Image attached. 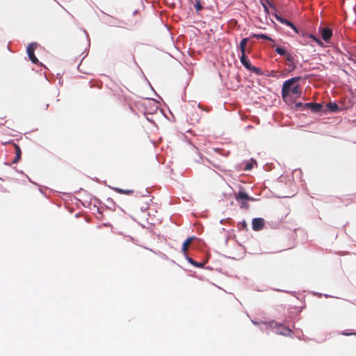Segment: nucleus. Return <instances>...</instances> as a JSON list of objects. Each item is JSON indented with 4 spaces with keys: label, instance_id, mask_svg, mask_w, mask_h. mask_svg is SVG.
<instances>
[{
    "label": "nucleus",
    "instance_id": "nucleus-1",
    "mask_svg": "<svg viewBox=\"0 0 356 356\" xmlns=\"http://www.w3.org/2000/svg\"><path fill=\"white\" fill-rule=\"evenodd\" d=\"M300 79V76H296L284 82L282 88V97L285 102L287 101L290 92L293 95H297L298 97L300 95V87L298 84H296Z\"/></svg>",
    "mask_w": 356,
    "mask_h": 356
},
{
    "label": "nucleus",
    "instance_id": "nucleus-2",
    "mask_svg": "<svg viewBox=\"0 0 356 356\" xmlns=\"http://www.w3.org/2000/svg\"><path fill=\"white\" fill-rule=\"evenodd\" d=\"M275 51L279 55L283 56L286 58V60L287 61L286 65L291 70H294L296 68V65L295 63V58L285 49H284L282 47L277 46L276 47Z\"/></svg>",
    "mask_w": 356,
    "mask_h": 356
},
{
    "label": "nucleus",
    "instance_id": "nucleus-3",
    "mask_svg": "<svg viewBox=\"0 0 356 356\" xmlns=\"http://www.w3.org/2000/svg\"><path fill=\"white\" fill-rule=\"evenodd\" d=\"M240 60L243 65L248 70L252 71L257 74H261V70L258 67L253 66L249 59L248 58L245 54H241Z\"/></svg>",
    "mask_w": 356,
    "mask_h": 356
},
{
    "label": "nucleus",
    "instance_id": "nucleus-4",
    "mask_svg": "<svg viewBox=\"0 0 356 356\" xmlns=\"http://www.w3.org/2000/svg\"><path fill=\"white\" fill-rule=\"evenodd\" d=\"M273 329L275 332L277 334L291 337L293 334V331L290 328L285 327L282 324L275 323Z\"/></svg>",
    "mask_w": 356,
    "mask_h": 356
},
{
    "label": "nucleus",
    "instance_id": "nucleus-5",
    "mask_svg": "<svg viewBox=\"0 0 356 356\" xmlns=\"http://www.w3.org/2000/svg\"><path fill=\"white\" fill-rule=\"evenodd\" d=\"M38 47V44L36 42H31L27 47V54L29 56V59L34 64H38L39 63L38 59L35 56L34 51L35 49Z\"/></svg>",
    "mask_w": 356,
    "mask_h": 356
},
{
    "label": "nucleus",
    "instance_id": "nucleus-6",
    "mask_svg": "<svg viewBox=\"0 0 356 356\" xmlns=\"http://www.w3.org/2000/svg\"><path fill=\"white\" fill-rule=\"evenodd\" d=\"M304 108L310 109L314 113H318L321 111L323 105L319 103H306L304 104Z\"/></svg>",
    "mask_w": 356,
    "mask_h": 356
},
{
    "label": "nucleus",
    "instance_id": "nucleus-7",
    "mask_svg": "<svg viewBox=\"0 0 356 356\" xmlns=\"http://www.w3.org/2000/svg\"><path fill=\"white\" fill-rule=\"evenodd\" d=\"M252 226L254 231L261 230L264 227V220L261 218H254L252 220Z\"/></svg>",
    "mask_w": 356,
    "mask_h": 356
},
{
    "label": "nucleus",
    "instance_id": "nucleus-8",
    "mask_svg": "<svg viewBox=\"0 0 356 356\" xmlns=\"http://www.w3.org/2000/svg\"><path fill=\"white\" fill-rule=\"evenodd\" d=\"M274 15L277 20L279 21L280 23L292 28L296 31V33H298L297 28L294 26V24L292 22H289V20L283 18L282 17L277 14H275Z\"/></svg>",
    "mask_w": 356,
    "mask_h": 356
},
{
    "label": "nucleus",
    "instance_id": "nucleus-9",
    "mask_svg": "<svg viewBox=\"0 0 356 356\" xmlns=\"http://www.w3.org/2000/svg\"><path fill=\"white\" fill-rule=\"evenodd\" d=\"M321 36L324 41L327 42L332 35V31L329 28H322L321 29Z\"/></svg>",
    "mask_w": 356,
    "mask_h": 356
},
{
    "label": "nucleus",
    "instance_id": "nucleus-10",
    "mask_svg": "<svg viewBox=\"0 0 356 356\" xmlns=\"http://www.w3.org/2000/svg\"><path fill=\"white\" fill-rule=\"evenodd\" d=\"M259 1L264 7V11L266 14H269V9L268 6H269L273 10H276L275 5L269 0H259Z\"/></svg>",
    "mask_w": 356,
    "mask_h": 356
},
{
    "label": "nucleus",
    "instance_id": "nucleus-11",
    "mask_svg": "<svg viewBox=\"0 0 356 356\" xmlns=\"http://www.w3.org/2000/svg\"><path fill=\"white\" fill-rule=\"evenodd\" d=\"M194 239H195V236H191V237H188L183 243L181 251L184 254H186V252L188 250L189 245L191 244V243L193 241Z\"/></svg>",
    "mask_w": 356,
    "mask_h": 356
},
{
    "label": "nucleus",
    "instance_id": "nucleus-12",
    "mask_svg": "<svg viewBox=\"0 0 356 356\" xmlns=\"http://www.w3.org/2000/svg\"><path fill=\"white\" fill-rule=\"evenodd\" d=\"M113 190L114 191H115L116 193H118L127 195H132L134 193V191L132 190V189L124 190V189H122V188H118V187H113Z\"/></svg>",
    "mask_w": 356,
    "mask_h": 356
},
{
    "label": "nucleus",
    "instance_id": "nucleus-13",
    "mask_svg": "<svg viewBox=\"0 0 356 356\" xmlns=\"http://www.w3.org/2000/svg\"><path fill=\"white\" fill-rule=\"evenodd\" d=\"M15 156L13 161V163L18 162L20 160L21 155H22L21 149L18 145H15Z\"/></svg>",
    "mask_w": 356,
    "mask_h": 356
},
{
    "label": "nucleus",
    "instance_id": "nucleus-14",
    "mask_svg": "<svg viewBox=\"0 0 356 356\" xmlns=\"http://www.w3.org/2000/svg\"><path fill=\"white\" fill-rule=\"evenodd\" d=\"M326 106L330 111L334 113L339 112L341 110L339 106L334 102H330Z\"/></svg>",
    "mask_w": 356,
    "mask_h": 356
},
{
    "label": "nucleus",
    "instance_id": "nucleus-15",
    "mask_svg": "<svg viewBox=\"0 0 356 356\" xmlns=\"http://www.w3.org/2000/svg\"><path fill=\"white\" fill-rule=\"evenodd\" d=\"M248 41H249L248 38H243L241 41L240 44H239V49L241 50V54H245L246 47H247V44H248Z\"/></svg>",
    "mask_w": 356,
    "mask_h": 356
},
{
    "label": "nucleus",
    "instance_id": "nucleus-16",
    "mask_svg": "<svg viewBox=\"0 0 356 356\" xmlns=\"http://www.w3.org/2000/svg\"><path fill=\"white\" fill-rule=\"evenodd\" d=\"M250 38H256V39H264V40H266L268 41H272V42L273 41V38H271L268 35L263 34V33H259V34L253 33L250 36Z\"/></svg>",
    "mask_w": 356,
    "mask_h": 356
},
{
    "label": "nucleus",
    "instance_id": "nucleus-17",
    "mask_svg": "<svg viewBox=\"0 0 356 356\" xmlns=\"http://www.w3.org/2000/svg\"><path fill=\"white\" fill-rule=\"evenodd\" d=\"M237 201H245L250 200L249 196L243 192L240 191L236 197Z\"/></svg>",
    "mask_w": 356,
    "mask_h": 356
},
{
    "label": "nucleus",
    "instance_id": "nucleus-18",
    "mask_svg": "<svg viewBox=\"0 0 356 356\" xmlns=\"http://www.w3.org/2000/svg\"><path fill=\"white\" fill-rule=\"evenodd\" d=\"M241 207L248 209L249 208V204L248 203V200L241 201Z\"/></svg>",
    "mask_w": 356,
    "mask_h": 356
},
{
    "label": "nucleus",
    "instance_id": "nucleus-19",
    "mask_svg": "<svg viewBox=\"0 0 356 356\" xmlns=\"http://www.w3.org/2000/svg\"><path fill=\"white\" fill-rule=\"evenodd\" d=\"M194 7H195V8L196 9L197 11L201 10L202 8V5H201L200 1H197L194 4Z\"/></svg>",
    "mask_w": 356,
    "mask_h": 356
},
{
    "label": "nucleus",
    "instance_id": "nucleus-20",
    "mask_svg": "<svg viewBox=\"0 0 356 356\" xmlns=\"http://www.w3.org/2000/svg\"><path fill=\"white\" fill-rule=\"evenodd\" d=\"M189 261L193 264L195 266H197V267H202L203 266V264H200V263H197L196 261H194L192 259H189Z\"/></svg>",
    "mask_w": 356,
    "mask_h": 356
},
{
    "label": "nucleus",
    "instance_id": "nucleus-21",
    "mask_svg": "<svg viewBox=\"0 0 356 356\" xmlns=\"http://www.w3.org/2000/svg\"><path fill=\"white\" fill-rule=\"evenodd\" d=\"M304 104H303V103L299 102V103H296L295 106H296V109H299V108L305 109Z\"/></svg>",
    "mask_w": 356,
    "mask_h": 356
},
{
    "label": "nucleus",
    "instance_id": "nucleus-22",
    "mask_svg": "<svg viewBox=\"0 0 356 356\" xmlns=\"http://www.w3.org/2000/svg\"><path fill=\"white\" fill-rule=\"evenodd\" d=\"M341 335H343V336H350V335H355L356 336V332H342L341 333Z\"/></svg>",
    "mask_w": 356,
    "mask_h": 356
},
{
    "label": "nucleus",
    "instance_id": "nucleus-23",
    "mask_svg": "<svg viewBox=\"0 0 356 356\" xmlns=\"http://www.w3.org/2000/svg\"><path fill=\"white\" fill-rule=\"evenodd\" d=\"M312 38L316 41L317 42L318 44H321L322 42H321L320 40L317 39L316 38H315L314 36H312Z\"/></svg>",
    "mask_w": 356,
    "mask_h": 356
}]
</instances>
